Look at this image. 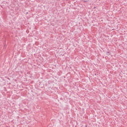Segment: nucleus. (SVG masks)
I'll use <instances>...</instances> for the list:
<instances>
[{
  "label": "nucleus",
  "instance_id": "nucleus-3",
  "mask_svg": "<svg viewBox=\"0 0 127 127\" xmlns=\"http://www.w3.org/2000/svg\"><path fill=\"white\" fill-rule=\"evenodd\" d=\"M94 75H95V76H97V75H98V73H94Z\"/></svg>",
  "mask_w": 127,
  "mask_h": 127
},
{
  "label": "nucleus",
  "instance_id": "nucleus-2",
  "mask_svg": "<svg viewBox=\"0 0 127 127\" xmlns=\"http://www.w3.org/2000/svg\"><path fill=\"white\" fill-rule=\"evenodd\" d=\"M83 2H88V1L86 0H83Z\"/></svg>",
  "mask_w": 127,
  "mask_h": 127
},
{
  "label": "nucleus",
  "instance_id": "nucleus-1",
  "mask_svg": "<svg viewBox=\"0 0 127 127\" xmlns=\"http://www.w3.org/2000/svg\"><path fill=\"white\" fill-rule=\"evenodd\" d=\"M106 53H107V55L108 56H110V55H111V52H108Z\"/></svg>",
  "mask_w": 127,
  "mask_h": 127
},
{
  "label": "nucleus",
  "instance_id": "nucleus-4",
  "mask_svg": "<svg viewBox=\"0 0 127 127\" xmlns=\"http://www.w3.org/2000/svg\"><path fill=\"white\" fill-rule=\"evenodd\" d=\"M94 8H96V7H94Z\"/></svg>",
  "mask_w": 127,
  "mask_h": 127
}]
</instances>
